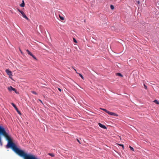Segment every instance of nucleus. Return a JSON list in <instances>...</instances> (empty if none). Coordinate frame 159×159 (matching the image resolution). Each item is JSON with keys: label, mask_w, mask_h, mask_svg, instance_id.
Segmentation results:
<instances>
[{"label": "nucleus", "mask_w": 159, "mask_h": 159, "mask_svg": "<svg viewBox=\"0 0 159 159\" xmlns=\"http://www.w3.org/2000/svg\"><path fill=\"white\" fill-rule=\"evenodd\" d=\"M154 102L155 103L159 104V102L157 100H155L154 101Z\"/></svg>", "instance_id": "obj_11"}, {"label": "nucleus", "mask_w": 159, "mask_h": 159, "mask_svg": "<svg viewBox=\"0 0 159 159\" xmlns=\"http://www.w3.org/2000/svg\"><path fill=\"white\" fill-rule=\"evenodd\" d=\"M116 75L117 76H120V77H122L123 75H122V74L119 73H116Z\"/></svg>", "instance_id": "obj_10"}, {"label": "nucleus", "mask_w": 159, "mask_h": 159, "mask_svg": "<svg viewBox=\"0 0 159 159\" xmlns=\"http://www.w3.org/2000/svg\"><path fill=\"white\" fill-rule=\"evenodd\" d=\"M80 77H81V78L83 80H84V77L82 76V75L80 74Z\"/></svg>", "instance_id": "obj_16"}, {"label": "nucleus", "mask_w": 159, "mask_h": 159, "mask_svg": "<svg viewBox=\"0 0 159 159\" xmlns=\"http://www.w3.org/2000/svg\"><path fill=\"white\" fill-rule=\"evenodd\" d=\"M129 148H130V150L132 151H134V148H132V147H131V146H129Z\"/></svg>", "instance_id": "obj_14"}, {"label": "nucleus", "mask_w": 159, "mask_h": 159, "mask_svg": "<svg viewBox=\"0 0 159 159\" xmlns=\"http://www.w3.org/2000/svg\"><path fill=\"white\" fill-rule=\"evenodd\" d=\"M59 16L61 20H64V18L63 17L61 16L60 15H59Z\"/></svg>", "instance_id": "obj_12"}, {"label": "nucleus", "mask_w": 159, "mask_h": 159, "mask_svg": "<svg viewBox=\"0 0 159 159\" xmlns=\"http://www.w3.org/2000/svg\"><path fill=\"white\" fill-rule=\"evenodd\" d=\"M110 8L112 10H113L114 9V7L113 5H111L110 6Z\"/></svg>", "instance_id": "obj_15"}, {"label": "nucleus", "mask_w": 159, "mask_h": 159, "mask_svg": "<svg viewBox=\"0 0 159 159\" xmlns=\"http://www.w3.org/2000/svg\"><path fill=\"white\" fill-rule=\"evenodd\" d=\"M8 89L10 91H11L12 90L14 91L15 92H16V90L15 89L12 88L11 86H10L8 88Z\"/></svg>", "instance_id": "obj_4"}, {"label": "nucleus", "mask_w": 159, "mask_h": 159, "mask_svg": "<svg viewBox=\"0 0 159 159\" xmlns=\"http://www.w3.org/2000/svg\"><path fill=\"white\" fill-rule=\"evenodd\" d=\"M109 115H110L113 116H118V115L117 114L111 112H110Z\"/></svg>", "instance_id": "obj_7"}, {"label": "nucleus", "mask_w": 159, "mask_h": 159, "mask_svg": "<svg viewBox=\"0 0 159 159\" xmlns=\"http://www.w3.org/2000/svg\"><path fill=\"white\" fill-rule=\"evenodd\" d=\"M119 145L120 146H121L124 149V145L123 144H119Z\"/></svg>", "instance_id": "obj_17"}, {"label": "nucleus", "mask_w": 159, "mask_h": 159, "mask_svg": "<svg viewBox=\"0 0 159 159\" xmlns=\"http://www.w3.org/2000/svg\"><path fill=\"white\" fill-rule=\"evenodd\" d=\"M22 3L20 5V6L21 7H24L25 5V3L24 0H22Z\"/></svg>", "instance_id": "obj_8"}, {"label": "nucleus", "mask_w": 159, "mask_h": 159, "mask_svg": "<svg viewBox=\"0 0 159 159\" xmlns=\"http://www.w3.org/2000/svg\"><path fill=\"white\" fill-rule=\"evenodd\" d=\"M144 88L145 89H147V86L145 84H144Z\"/></svg>", "instance_id": "obj_20"}, {"label": "nucleus", "mask_w": 159, "mask_h": 159, "mask_svg": "<svg viewBox=\"0 0 159 159\" xmlns=\"http://www.w3.org/2000/svg\"><path fill=\"white\" fill-rule=\"evenodd\" d=\"M5 71L7 74L9 76V78L12 79V78L11 77L12 76L11 71L9 69H6L5 70Z\"/></svg>", "instance_id": "obj_1"}, {"label": "nucleus", "mask_w": 159, "mask_h": 159, "mask_svg": "<svg viewBox=\"0 0 159 159\" xmlns=\"http://www.w3.org/2000/svg\"><path fill=\"white\" fill-rule=\"evenodd\" d=\"M138 3H139V1H138Z\"/></svg>", "instance_id": "obj_24"}, {"label": "nucleus", "mask_w": 159, "mask_h": 159, "mask_svg": "<svg viewBox=\"0 0 159 159\" xmlns=\"http://www.w3.org/2000/svg\"><path fill=\"white\" fill-rule=\"evenodd\" d=\"M73 40H74V42L75 43H77V41L74 38H73Z\"/></svg>", "instance_id": "obj_18"}, {"label": "nucleus", "mask_w": 159, "mask_h": 159, "mask_svg": "<svg viewBox=\"0 0 159 159\" xmlns=\"http://www.w3.org/2000/svg\"><path fill=\"white\" fill-rule=\"evenodd\" d=\"M77 139L78 142L80 143V141L78 139Z\"/></svg>", "instance_id": "obj_23"}, {"label": "nucleus", "mask_w": 159, "mask_h": 159, "mask_svg": "<svg viewBox=\"0 0 159 159\" xmlns=\"http://www.w3.org/2000/svg\"><path fill=\"white\" fill-rule=\"evenodd\" d=\"M40 102H42V101L41 100H40Z\"/></svg>", "instance_id": "obj_26"}, {"label": "nucleus", "mask_w": 159, "mask_h": 159, "mask_svg": "<svg viewBox=\"0 0 159 159\" xmlns=\"http://www.w3.org/2000/svg\"><path fill=\"white\" fill-rule=\"evenodd\" d=\"M26 51L27 52V53H28V54L30 56H32V57L34 59H35L36 60H37V59H36V57L34 56L32 54V53H31V52H30L28 50V49L26 50Z\"/></svg>", "instance_id": "obj_2"}, {"label": "nucleus", "mask_w": 159, "mask_h": 159, "mask_svg": "<svg viewBox=\"0 0 159 159\" xmlns=\"http://www.w3.org/2000/svg\"><path fill=\"white\" fill-rule=\"evenodd\" d=\"M17 10L21 13V12H22V11L20 10L19 9H18Z\"/></svg>", "instance_id": "obj_21"}, {"label": "nucleus", "mask_w": 159, "mask_h": 159, "mask_svg": "<svg viewBox=\"0 0 159 159\" xmlns=\"http://www.w3.org/2000/svg\"><path fill=\"white\" fill-rule=\"evenodd\" d=\"M49 155L52 157H54V155L53 153H49Z\"/></svg>", "instance_id": "obj_13"}, {"label": "nucleus", "mask_w": 159, "mask_h": 159, "mask_svg": "<svg viewBox=\"0 0 159 159\" xmlns=\"http://www.w3.org/2000/svg\"><path fill=\"white\" fill-rule=\"evenodd\" d=\"M101 109L104 111H105L108 114H109V112L110 111H107V110H106L104 108H101Z\"/></svg>", "instance_id": "obj_9"}, {"label": "nucleus", "mask_w": 159, "mask_h": 159, "mask_svg": "<svg viewBox=\"0 0 159 159\" xmlns=\"http://www.w3.org/2000/svg\"><path fill=\"white\" fill-rule=\"evenodd\" d=\"M11 105L14 107L16 110V111L20 115H21V113L20 111H19L17 108L16 107V106L15 105L14 103H11Z\"/></svg>", "instance_id": "obj_3"}, {"label": "nucleus", "mask_w": 159, "mask_h": 159, "mask_svg": "<svg viewBox=\"0 0 159 159\" xmlns=\"http://www.w3.org/2000/svg\"><path fill=\"white\" fill-rule=\"evenodd\" d=\"M159 5V4H158Z\"/></svg>", "instance_id": "obj_27"}, {"label": "nucleus", "mask_w": 159, "mask_h": 159, "mask_svg": "<svg viewBox=\"0 0 159 159\" xmlns=\"http://www.w3.org/2000/svg\"><path fill=\"white\" fill-rule=\"evenodd\" d=\"M20 51L22 53V52H21V50L20 49Z\"/></svg>", "instance_id": "obj_25"}, {"label": "nucleus", "mask_w": 159, "mask_h": 159, "mask_svg": "<svg viewBox=\"0 0 159 159\" xmlns=\"http://www.w3.org/2000/svg\"><path fill=\"white\" fill-rule=\"evenodd\" d=\"M32 93H33V94H34L35 95H37V93H36V92H35V91H32Z\"/></svg>", "instance_id": "obj_19"}, {"label": "nucleus", "mask_w": 159, "mask_h": 159, "mask_svg": "<svg viewBox=\"0 0 159 159\" xmlns=\"http://www.w3.org/2000/svg\"><path fill=\"white\" fill-rule=\"evenodd\" d=\"M98 125L100 127H101L102 128H103L104 129H107V127L105 125H103L100 123H98Z\"/></svg>", "instance_id": "obj_6"}, {"label": "nucleus", "mask_w": 159, "mask_h": 159, "mask_svg": "<svg viewBox=\"0 0 159 159\" xmlns=\"http://www.w3.org/2000/svg\"><path fill=\"white\" fill-rule=\"evenodd\" d=\"M58 90H59L61 92V89H60V88H58Z\"/></svg>", "instance_id": "obj_22"}, {"label": "nucleus", "mask_w": 159, "mask_h": 159, "mask_svg": "<svg viewBox=\"0 0 159 159\" xmlns=\"http://www.w3.org/2000/svg\"><path fill=\"white\" fill-rule=\"evenodd\" d=\"M21 14L22 15V16L23 17L27 20H28V18L27 17L26 15H25V13L22 11V12H21Z\"/></svg>", "instance_id": "obj_5"}]
</instances>
